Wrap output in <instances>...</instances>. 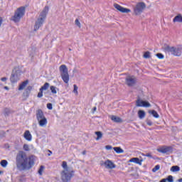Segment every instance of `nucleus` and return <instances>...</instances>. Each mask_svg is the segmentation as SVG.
I'll return each mask as SVG.
<instances>
[{
  "mask_svg": "<svg viewBox=\"0 0 182 182\" xmlns=\"http://www.w3.org/2000/svg\"><path fill=\"white\" fill-rule=\"evenodd\" d=\"M156 56H157L159 59H164V55L160 53H156Z\"/></svg>",
  "mask_w": 182,
  "mask_h": 182,
  "instance_id": "e433bc0d",
  "label": "nucleus"
},
{
  "mask_svg": "<svg viewBox=\"0 0 182 182\" xmlns=\"http://www.w3.org/2000/svg\"><path fill=\"white\" fill-rule=\"evenodd\" d=\"M43 170H45V166H41L40 168L38 169V174L42 176V173H43Z\"/></svg>",
  "mask_w": 182,
  "mask_h": 182,
  "instance_id": "473e14b6",
  "label": "nucleus"
},
{
  "mask_svg": "<svg viewBox=\"0 0 182 182\" xmlns=\"http://www.w3.org/2000/svg\"><path fill=\"white\" fill-rule=\"evenodd\" d=\"M57 89L58 88L53 85L50 87V90H51V93H53V95H56V93H58V91H56Z\"/></svg>",
  "mask_w": 182,
  "mask_h": 182,
  "instance_id": "c85d7f7f",
  "label": "nucleus"
},
{
  "mask_svg": "<svg viewBox=\"0 0 182 182\" xmlns=\"http://www.w3.org/2000/svg\"><path fill=\"white\" fill-rule=\"evenodd\" d=\"M24 139L28 141H31L32 140V134H31V132L28 130L24 132Z\"/></svg>",
  "mask_w": 182,
  "mask_h": 182,
  "instance_id": "f3484780",
  "label": "nucleus"
},
{
  "mask_svg": "<svg viewBox=\"0 0 182 182\" xmlns=\"http://www.w3.org/2000/svg\"><path fill=\"white\" fill-rule=\"evenodd\" d=\"M25 15V7H20L17 9L16 11L14 14V16L11 17V21H14V22H19L21 21V18H23V16Z\"/></svg>",
  "mask_w": 182,
  "mask_h": 182,
  "instance_id": "20e7f679",
  "label": "nucleus"
},
{
  "mask_svg": "<svg viewBox=\"0 0 182 182\" xmlns=\"http://www.w3.org/2000/svg\"><path fill=\"white\" fill-rule=\"evenodd\" d=\"M137 107H151V105L148 101L141 100L138 99L136 102Z\"/></svg>",
  "mask_w": 182,
  "mask_h": 182,
  "instance_id": "1a4fd4ad",
  "label": "nucleus"
},
{
  "mask_svg": "<svg viewBox=\"0 0 182 182\" xmlns=\"http://www.w3.org/2000/svg\"><path fill=\"white\" fill-rule=\"evenodd\" d=\"M47 108L48 109V110H52L53 109L52 103L47 104Z\"/></svg>",
  "mask_w": 182,
  "mask_h": 182,
  "instance_id": "79ce46f5",
  "label": "nucleus"
},
{
  "mask_svg": "<svg viewBox=\"0 0 182 182\" xmlns=\"http://www.w3.org/2000/svg\"><path fill=\"white\" fill-rule=\"evenodd\" d=\"M48 156H50V154H48Z\"/></svg>",
  "mask_w": 182,
  "mask_h": 182,
  "instance_id": "4d7b16f0",
  "label": "nucleus"
},
{
  "mask_svg": "<svg viewBox=\"0 0 182 182\" xmlns=\"http://www.w3.org/2000/svg\"><path fill=\"white\" fill-rule=\"evenodd\" d=\"M160 170V165H156L153 168L152 171L153 173H156V171Z\"/></svg>",
  "mask_w": 182,
  "mask_h": 182,
  "instance_id": "c9c22d12",
  "label": "nucleus"
},
{
  "mask_svg": "<svg viewBox=\"0 0 182 182\" xmlns=\"http://www.w3.org/2000/svg\"><path fill=\"white\" fill-rule=\"evenodd\" d=\"M149 114H152L155 117V119H159L160 117V115L159 113H157V111L153 109V110H149Z\"/></svg>",
  "mask_w": 182,
  "mask_h": 182,
  "instance_id": "412c9836",
  "label": "nucleus"
},
{
  "mask_svg": "<svg viewBox=\"0 0 182 182\" xmlns=\"http://www.w3.org/2000/svg\"><path fill=\"white\" fill-rule=\"evenodd\" d=\"M23 149L25 151H31V149L29 148V145H28L26 144L23 146Z\"/></svg>",
  "mask_w": 182,
  "mask_h": 182,
  "instance_id": "2f4dec72",
  "label": "nucleus"
},
{
  "mask_svg": "<svg viewBox=\"0 0 182 182\" xmlns=\"http://www.w3.org/2000/svg\"><path fill=\"white\" fill-rule=\"evenodd\" d=\"M137 80H136V77L134 76H128L126 78V83L129 87L134 86Z\"/></svg>",
  "mask_w": 182,
  "mask_h": 182,
  "instance_id": "6e6552de",
  "label": "nucleus"
},
{
  "mask_svg": "<svg viewBox=\"0 0 182 182\" xmlns=\"http://www.w3.org/2000/svg\"><path fill=\"white\" fill-rule=\"evenodd\" d=\"M4 116H9L11 114V109L9 108H5L4 110Z\"/></svg>",
  "mask_w": 182,
  "mask_h": 182,
  "instance_id": "c756f323",
  "label": "nucleus"
},
{
  "mask_svg": "<svg viewBox=\"0 0 182 182\" xmlns=\"http://www.w3.org/2000/svg\"><path fill=\"white\" fill-rule=\"evenodd\" d=\"M29 83V81L28 80H25L24 82H23L18 87V90H23V89H25V87H26V85Z\"/></svg>",
  "mask_w": 182,
  "mask_h": 182,
  "instance_id": "aec40b11",
  "label": "nucleus"
},
{
  "mask_svg": "<svg viewBox=\"0 0 182 182\" xmlns=\"http://www.w3.org/2000/svg\"><path fill=\"white\" fill-rule=\"evenodd\" d=\"M173 22L181 23L182 22V16H181V14H178V15L176 16L173 19Z\"/></svg>",
  "mask_w": 182,
  "mask_h": 182,
  "instance_id": "4be33fe9",
  "label": "nucleus"
},
{
  "mask_svg": "<svg viewBox=\"0 0 182 182\" xmlns=\"http://www.w3.org/2000/svg\"><path fill=\"white\" fill-rule=\"evenodd\" d=\"M48 151H49L50 154H52V152L50 150H48Z\"/></svg>",
  "mask_w": 182,
  "mask_h": 182,
  "instance_id": "5fc2aeb1",
  "label": "nucleus"
},
{
  "mask_svg": "<svg viewBox=\"0 0 182 182\" xmlns=\"http://www.w3.org/2000/svg\"><path fill=\"white\" fill-rule=\"evenodd\" d=\"M114 7L115 8V9H117L119 12H122V14H129V12H132V10L129 9H126L117 4H114Z\"/></svg>",
  "mask_w": 182,
  "mask_h": 182,
  "instance_id": "9d476101",
  "label": "nucleus"
},
{
  "mask_svg": "<svg viewBox=\"0 0 182 182\" xmlns=\"http://www.w3.org/2000/svg\"><path fill=\"white\" fill-rule=\"evenodd\" d=\"M138 116L139 119H144L146 117V112L144 110H139L138 111Z\"/></svg>",
  "mask_w": 182,
  "mask_h": 182,
  "instance_id": "b1692460",
  "label": "nucleus"
},
{
  "mask_svg": "<svg viewBox=\"0 0 182 182\" xmlns=\"http://www.w3.org/2000/svg\"><path fill=\"white\" fill-rule=\"evenodd\" d=\"M95 134L97 136L96 140H100L103 137V134L100 131L95 132Z\"/></svg>",
  "mask_w": 182,
  "mask_h": 182,
  "instance_id": "a878e982",
  "label": "nucleus"
},
{
  "mask_svg": "<svg viewBox=\"0 0 182 182\" xmlns=\"http://www.w3.org/2000/svg\"><path fill=\"white\" fill-rule=\"evenodd\" d=\"M42 96H43V91L40 90V92H38L37 97H42Z\"/></svg>",
  "mask_w": 182,
  "mask_h": 182,
  "instance_id": "ea45409f",
  "label": "nucleus"
},
{
  "mask_svg": "<svg viewBox=\"0 0 182 182\" xmlns=\"http://www.w3.org/2000/svg\"><path fill=\"white\" fill-rule=\"evenodd\" d=\"M36 119L41 127H43L46 126V124H48V119H46V117H45V115L43 114V112L42 111V109L37 110Z\"/></svg>",
  "mask_w": 182,
  "mask_h": 182,
  "instance_id": "7ed1b4c3",
  "label": "nucleus"
},
{
  "mask_svg": "<svg viewBox=\"0 0 182 182\" xmlns=\"http://www.w3.org/2000/svg\"><path fill=\"white\" fill-rule=\"evenodd\" d=\"M49 86H50V84L48 82H46L41 88L40 90H48L49 89Z\"/></svg>",
  "mask_w": 182,
  "mask_h": 182,
  "instance_id": "393cba45",
  "label": "nucleus"
},
{
  "mask_svg": "<svg viewBox=\"0 0 182 182\" xmlns=\"http://www.w3.org/2000/svg\"><path fill=\"white\" fill-rule=\"evenodd\" d=\"M2 18L0 17V27H1V26L2 25Z\"/></svg>",
  "mask_w": 182,
  "mask_h": 182,
  "instance_id": "8fccbe9b",
  "label": "nucleus"
},
{
  "mask_svg": "<svg viewBox=\"0 0 182 182\" xmlns=\"http://www.w3.org/2000/svg\"><path fill=\"white\" fill-rule=\"evenodd\" d=\"M82 154L83 156H85V155L86 154V151H83L82 152Z\"/></svg>",
  "mask_w": 182,
  "mask_h": 182,
  "instance_id": "603ef678",
  "label": "nucleus"
},
{
  "mask_svg": "<svg viewBox=\"0 0 182 182\" xmlns=\"http://www.w3.org/2000/svg\"><path fill=\"white\" fill-rule=\"evenodd\" d=\"M73 87H74L73 92L76 93V95H77V89H78L77 85H74Z\"/></svg>",
  "mask_w": 182,
  "mask_h": 182,
  "instance_id": "4c0bfd02",
  "label": "nucleus"
},
{
  "mask_svg": "<svg viewBox=\"0 0 182 182\" xmlns=\"http://www.w3.org/2000/svg\"><path fill=\"white\" fill-rule=\"evenodd\" d=\"M159 182H167V179L166 178H163Z\"/></svg>",
  "mask_w": 182,
  "mask_h": 182,
  "instance_id": "de8ad7c7",
  "label": "nucleus"
},
{
  "mask_svg": "<svg viewBox=\"0 0 182 182\" xmlns=\"http://www.w3.org/2000/svg\"><path fill=\"white\" fill-rule=\"evenodd\" d=\"M48 12H49V6H46L42 12L40 14L38 18L36 21L34 31H38V29H39V28L43 25L45 19H46V15H48Z\"/></svg>",
  "mask_w": 182,
  "mask_h": 182,
  "instance_id": "f03ea898",
  "label": "nucleus"
},
{
  "mask_svg": "<svg viewBox=\"0 0 182 182\" xmlns=\"http://www.w3.org/2000/svg\"><path fill=\"white\" fill-rule=\"evenodd\" d=\"M2 173H3L2 171H0V174H2Z\"/></svg>",
  "mask_w": 182,
  "mask_h": 182,
  "instance_id": "6e6d98bb",
  "label": "nucleus"
},
{
  "mask_svg": "<svg viewBox=\"0 0 182 182\" xmlns=\"http://www.w3.org/2000/svg\"><path fill=\"white\" fill-rule=\"evenodd\" d=\"M146 9V4L143 2L138 3L134 8V12L135 15H140L143 11Z\"/></svg>",
  "mask_w": 182,
  "mask_h": 182,
  "instance_id": "0eeeda50",
  "label": "nucleus"
},
{
  "mask_svg": "<svg viewBox=\"0 0 182 182\" xmlns=\"http://www.w3.org/2000/svg\"><path fill=\"white\" fill-rule=\"evenodd\" d=\"M75 25H77V26H78L79 28H80V21H79V19H75Z\"/></svg>",
  "mask_w": 182,
  "mask_h": 182,
  "instance_id": "a19ab883",
  "label": "nucleus"
},
{
  "mask_svg": "<svg viewBox=\"0 0 182 182\" xmlns=\"http://www.w3.org/2000/svg\"><path fill=\"white\" fill-rule=\"evenodd\" d=\"M159 153H163V154H166V153H168L171 151V146H166L161 149H157Z\"/></svg>",
  "mask_w": 182,
  "mask_h": 182,
  "instance_id": "4468645a",
  "label": "nucleus"
},
{
  "mask_svg": "<svg viewBox=\"0 0 182 182\" xmlns=\"http://www.w3.org/2000/svg\"><path fill=\"white\" fill-rule=\"evenodd\" d=\"M144 58L145 59H149V58H150V52L146 51V52L144 53Z\"/></svg>",
  "mask_w": 182,
  "mask_h": 182,
  "instance_id": "72a5a7b5",
  "label": "nucleus"
},
{
  "mask_svg": "<svg viewBox=\"0 0 182 182\" xmlns=\"http://www.w3.org/2000/svg\"><path fill=\"white\" fill-rule=\"evenodd\" d=\"M27 92H31V90H32V87L31 86H28L26 89Z\"/></svg>",
  "mask_w": 182,
  "mask_h": 182,
  "instance_id": "49530a36",
  "label": "nucleus"
},
{
  "mask_svg": "<svg viewBox=\"0 0 182 182\" xmlns=\"http://www.w3.org/2000/svg\"><path fill=\"white\" fill-rule=\"evenodd\" d=\"M105 149L106 150H112V149H113V146H112L111 145H107L105 146Z\"/></svg>",
  "mask_w": 182,
  "mask_h": 182,
  "instance_id": "37998d69",
  "label": "nucleus"
},
{
  "mask_svg": "<svg viewBox=\"0 0 182 182\" xmlns=\"http://www.w3.org/2000/svg\"><path fill=\"white\" fill-rule=\"evenodd\" d=\"M178 182H182V178L178 180Z\"/></svg>",
  "mask_w": 182,
  "mask_h": 182,
  "instance_id": "864d4df0",
  "label": "nucleus"
},
{
  "mask_svg": "<svg viewBox=\"0 0 182 182\" xmlns=\"http://www.w3.org/2000/svg\"><path fill=\"white\" fill-rule=\"evenodd\" d=\"M164 50L165 53H171V55H173L174 53V46H164Z\"/></svg>",
  "mask_w": 182,
  "mask_h": 182,
  "instance_id": "9b49d317",
  "label": "nucleus"
},
{
  "mask_svg": "<svg viewBox=\"0 0 182 182\" xmlns=\"http://www.w3.org/2000/svg\"><path fill=\"white\" fill-rule=\"evenodd\" d=\"M113 150H114V151L116 153H117V154H122L124 153V150H123L122 149H121L119 146L114 147Z\"/></svg>",
  "mask_w": 182,
  "mask_h": 182,
  "instance_id": "5701e85b",
  "label": "nucleus"
},
{
  "mask_svg": "<svg viewBox=\"0 0 182 182\" xmlns=\"http://www.w3.org/2000/svg\"><path fill=\"white\" fill-rule=\"evenodd\" d=\"M166 179V181H168V182H174V179L173 178V176L171 175H169Z\"/></svg>",
  "mask_w": 182,
  "mask_h": 182,
  "instance_id": "f704fd0d",
  "label": "nucleus"
},
{
  "mask_svg": "<svg viewBox=\"0 0 182 182\" xmlns=\"http://www.w3.org/2000/svg\"><path fill=\"white\" fill-rule=\"evenodd\" d=\"M36 156L33 155L26 156V153L20 151L16 155V163L19 170H31L35 166Z\"/></svg>",
  "mask_w": 182,
  "mask_h": 182,
  "instance_id": "f257e3e1",
  "label": "nucleus"
},
{
  "mask_svg": "<svg viewBox=\"0 0 182 182\" xmlns=\"http://www.w3.org/2000/svg\"><path fill=\"white\" fill-rule=\"evenodd\" d=\"M104 165L105 166V168H116V165H114L110 160L105 161Z\"/></svg>",
  "mask_w": 182,
  "mask_h": 182,
  "instance_id": "f8f14e48",
  "label": "nucleus"
},
{
  "mask_svg": "<svg viewBox=\"0 0 182 182\" xmlns=\"http://www.w3.org/2000/svg\"><path fill=\"white\" fill-rule=\"evenodd\" d=\"M0 164H1V167H6V166H8V161L1 160L0 162Z\"/></svg>",
  "mask_w": 182,
  "mask_h": 182,
  "instance_id": "7c9ffc66",
  "label": "nucleus"
},
{
  "mask_svg": "<svg viewBox=\"0 0 182 182\" xmlns=\"http://www.w3.org/2000/svg\"><path fill=\"white\" fill-rule=\"evenodd\" d=\"M21 73H22V71H21V69H19L18 68H14L10 77V80L11 83H16V82L19 80L21 77Z\"/></svg>",
  "mask_w": 182,
  "mask_h": 182,
  "instance_id": "39448f33",
  "label": "nucleus"
},
{
  "mask_svg": "<svg viewBox=\"0 0 182 182\" xmlns=\"http://www.w3.org/2000/svg\"><path fill=\"white\" fill-rule=\"evenodd\" d=\"M62 167L64 170H68V171H71L70 168L68 166V163L66 161H63Z\"/></svg>",
  "mask_w": 182,
  "mask_h": 182,
  "instance_id": "cd10ccee",
  "label": "nucleus"
},
{
  "mask_svg": "<svg viewBox=\"0 0 182 182\" xmlns=\"http://www.w3.org/2000/svg\"><path fill=\"white\" fill-rule=\"evenodd\" d=\"M73 170L68 171V170H63L61 172V180L63 182H69L73 177Z\"/></svg>",
  "mask_w": 182,
  "mask_h": 182,
  "instance_id": "423d86ee",
  "label": "nucleus"
},
{
  "mask_svg": "<svg viewBox=\"0 0 182 182\" xmlns=\"http://www.w3.org/2000/svg\"><path fill=\"white\" fill-rule=\"evenodd\" d=\"M182 48L181 46L174 47L173 56H181Z\"/></svg>",
  "mask_w": 182,
  "mask_h": 182,
  "instance_id": "ddd939ff",
  "label": "nucleus"
},
{
  "mask_svg": "<svg viewBox=\"0 0 182 182\" xmlns=\"http://www.w3.org/2000/svg\"><path fill=\"white\" fill-rule=\"evenodd\" d=\"M4 89H5L6 90H9V87H8L7 86H5V87H4Z\"/></svg>",
  "mask_w": 182,
  "mask_h": 182,
  "instance_id": "3c124183",
  "label": "nucleus"
},
{
  "mask_svg": "<svg viewBox=\"0 0 182 182\" xmlns=\"http://www.w3.org/2000/svg\"><path fill=\"white\" fill-rule=\"evenodd\" d=\"M146 124L148 126H153V122H151V120H150V119H147L146 120Z\"/></svg>",
  "mask_w": 182,
  "mask_h": 182,
  "instance_id": "58836bf2",
  "label": "nucleus"
},
{
  "mask_svg": "<svg viewBox=\"0 0 182 182\" xmlns=\"http://www.w3.org/2000/svg\"><path fill=\"white\" fill-rule=\"evenodd\" d=\"M92 110H93L92 113H95V112H96V110H97V108L96 107H94Z\"/></svg>",
  "mask_w": 182,
  "mask_h": 182,
  "instance_id": "09e8293b",
  "label": "nucleus"
},
{
  "mask_svg": "<svg viewBox=\"0 0 182 182\" xmlns=\"http://www.w3.org/2000/svg\"><path fill=\"white\" fill-rule=\"evenodd\" d=\"M145 156L146 157H149V159H151L153 157V156H151V154H150V153H148V154H145Z\"/></svg>",
  "mask_w": 182,
  "mask_h": 182,
  "instance_id": "a18cd8bd",
  "label": "nucleus"
},
{
  "mask_svg": "<svg viewBox=\"0 0 182 182\" xmlns=\"http://www.w3.org/2000/svg\"><path fill=\"white\" fill-rule=\"evenodd\" d=\"M129 163H135V164H139V166H141V160L140 161V159L137 157L135 158H132L131 159H129Z\"/></svg>",
  "mask_w": 182,
  "mask_h": 182,
  "instance_id": "a211bd4d",
  "label": "nucleus"
},
{
  "mask_svg": "<svg viewBox=\"0 0 182 182\" xmlns=\"http://www.w3.org/2000/svg\"><path fill=\"white\" fill-rule=\"evenodd\" d=\"M59 70H60L61 76L62 75H65L66 73H69L68 70V67H66L65 65H61L59 68Z\"/></svg>",
  "mask_w": 182,
  "mask_h": 182,
  "instance_id": "2eb2a0df",
  "label": "nucleus"
},
{
  "mask_svg": "<svg viewBox=\"0 0 182 182\" xmlns=\"http://www.w3.org/2000/svg\"><path fill=\"white\" fill-rule=\"evenodd\" d=\"M110 119H111V120H112V122H114V123H122L123 122V119H122V118L114 116V115H112Z\"/></svg>",
  "mask_w": 182,
  "mask_h": 182,
  "instance_id": "dca6fc26",
  "label": "nucleus"
},
{
  "mask_svg": "<svg viewBox=\"0 0 182 182\" xmlns=\"http://www.w3.org/2000/svg\"><path fill=\"white\" fill-rule=\"evenodd\" d=\"M1 82H6L8 80V78L6 77H4L1 78Z\"/></svg>",
  "mask_w": 182,
  "mask_h": 182,
  "instance_id": "c03bdc74",
  "label": "nucleus"
},
{
  "mask_svg": "<svg viewBox=\"0 0 182 182\" xmlns=\"http://www.w3.org/2000/svg\"><path fill=\"white\" fill-rule=\"evenodd\" d=\"M61 77L64 82L69 83V73H67L66 74H63L61 75Z\"/></svg>",
  "mask_w": 182,
  "mask_h": 182,
  "instance_id": "6ab92c4d",
  "label": "nucleus"
},
{
  "mask_svg": "<svg viewBox=\"0 0 182 182\" xmlns=\"http://www.w3.org/2000/svg\"><path fill=\"white\" fill-rule=\"evenodd\" d=\"M171 171H172L173 173H176L177 171H180V166H171Z\"/></svg>",
  "mask_w": 182,
  "mask_h": 182,
  "instance_id": "bb28decb",
  "label": "nucleus"
}]
</instances>
